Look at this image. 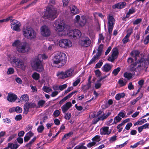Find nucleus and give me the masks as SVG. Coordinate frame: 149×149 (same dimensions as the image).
I'll return each instance as SVG.
<instances>
[{"instance_id": "obj_1", "label": "nucleus", "mask_w": 149, "mask_h": 149, "mask_svg": "<svg viewBox=\"0 0 149 149\" xmlns=\"http://www.w3.org/2000/svg\"><path fill=\"white\" fill-rule=\"evenodd\" d=\"M67 57L66 55L63 52L57 53L52 59L53 65L57 68L61 67L66 63Z\"/></svg>"}, {"instance_id": "obj_2", "label": "nucleus", "mask_w": 149, "mask_h": 149, "mask_svg": "<svg viewBox=\"0 0 149 149\" xmlns=\"http://www.w3.org/2000/svg\"><path fill=\"white\" fill-rule=\"evenodd\" d=\"M48 56L45 54H39L36 57L34 60L31 63L32 67L38 72H41L44 70L42 61L43 59H46Z\"/></svg>"}, {"instance_id": "obj_3", "label": "nucleus", "mask_w": 149, "mask_h": 149, "mask_svg": "<svg viewBox=\"0 0 149 149\" xmlns=\"http://www.w3.org/2000/svg\"><path fill=\"white\" fill-rule=\"evenodd\" d=\"M12 45L13 47H16L17 50L20 53H26L30 50L29 45L27 43L21 42L18 40L15 41Z\"/></svg>"}, {"instance_id": "obj_4", "label": "nucleus", "mask_w": 149, "mask_h": 149, "mask_svg": "<svg viewBox=\"0 0 149 149\" xmlns=\"http://www.w3.org/2000/svg\"><path fill=\"white\" fill-rule=\"evenodd\" d=\"M67 25L64 24L59 19L55 20L53 24L54 30L60 36H65V30Z\"/></svg>"}, {"instance_id": "obj_5", "label": "nucleus", "mask_w": 149, "mask_h": 149, "mask_svg": "<svg viewBox=\"0 0 149 149\" xmlns=\"http://www.w3.org/2000/svg\"><path fill=\"white\" fill-rule=\"evenodd\" d=\"M42 15L44 18L53 20L57 17L56 9L53 7H48Z\"/></svg>"}, {"instance_id": "obj_6", "label": "nucleus", "mask_w": 149, "mask_h": 149, "mask_svg": "<svg viewBox=\"0 0 149 149\" xmlns=\"http://www.w3.org/2000/svg\"><path fill=\"white\" fill-rule=\"evenodd\" d=\"M137 63L138 64L134 65L136 67V68H135L134 70L136 72H139L143 70H146L148 68L147 65L149 63L148 60L143 58H141L140 60H139Z\"/></svg>"}, {"instance_id": "obj_7", "label": "nucleus", "mask_w": 149, "mask_h": 149, "mask_svg": "<svg viewBox=\"0 0 149 149\" xmlns=\"http://www.w3.org/2000/svg\"><path fill=\"white\" fill-rule=\"evenodd\" d=\"M22 33L25 38L30 40L34 38L36 36V33L35 31L29 27L24 28L22 30Z\"/></svg>"}, {"instance_id": "obj_8", "label": "nucleus", "mask_w": 149, "mask_h": 149, "mask_svg": "<svg viewBox=\"0 0 149 149\" xmlns=\"http://www.w3.org/2000/svg\"><path fill=\"white\" fill-rule=\"evenodd\" d=\"M12 60L15 65V67L22 70H24L26 67L24 62L21 59L13 56Z\"/></svg>"}, {"instance_id": "obj_9", "label": "nucleus", "mask_w": 149, "mask_h": 149, "mask_svg": "<svg viewBox=\"0 0 149 149\" xmlns=\"http://www.w3.org/2000/svg\"><path fill=\"white\" fill-rule=\"evenodd\" d=\"M107 18L108 19V31L110 36L111 34L115 22V19L113 17L109 15Z\"/></svg>"}, {"instance_id": "obj_10", "label": "nucleus", "mask_w": 149, "mask_h": 149, "mask_svg": "<svg viewBox=\"0 0 149 149\" xmlns=\"http://www.w3.org/2000/svg\"><path fill=\"white\" fill-rule=\"evenodd\" d=\"M103 48V45L101 44L99 46L97 49V52L96 55H95L89 63V64L90 65L94 63L95 61L97 60L100 56H101Z\"/></svg>"}, {"instance_id": "obj_11", "label": "nucleus", "mask_w": 149, "mask_h": 149, "mask_svg": "<svg viewBox=\"0 0 149 149\" xmlns=\"http://www.w3.org/2000/svg\"><path fill=\"white\" fill-rule=\"evenodd\" d=\"M91 43V40L87 37L81 38L79 42V44L83 47H86L90 46Z\"/></svg>"}, {"instance_id": "obj_12", "label": "nucleus", "mask_w": 149, "mask_h": 149, "mask_svg": "<svg viewBox=\"0 0 149 149\" xmlns=\"http://www.w3.org/2000/svg\"><path fill=\"white\" fill-rule=\"evenodd\" d=\"M40 30L41 34L43 37H47L50 35L51 31L48 26L45 25H43L40 28Z\"/></svg>"}, {"instance_id": "obj_13", "label": "nucleus", "mask_w": 149, "mask_h": 149, "mask_svg": "<svg viewBox=\"0 0 149 149\" xmlns=\"http://www.w3.org/2000/svg\"><path fill=\"white\" fill-rule=\"evenodd\" d=\"M59 45L62 48H67L72 46V43L71 41L69 39H63L59 41Z\"/></svg>"}, {"instance_id": "obj_14", "label": "nucleus", "mask_w": 149, "mask_h": 149, "mask_svg": "<svg viewBox=\"0 0 149 149\" xmlns=\"http://www.w3.org/2000/svg\"><path fill=\"white\" fill-rule=\"evenodd\" d=\"M11 28L14 30L19 31L20 30V27L21 23L15 19L13 20L11 22Z\"/></svg>"}, {"instance_id": "obj_15", "label": "nucleus", "mask_w": 149, "mask_h": 149, "mask_svg": "<svg viewBox=\"0 0 149 149\" xmlns=\"http://www.w3.org/2000/svg\"><path fill=\"white\" fill-rule=\"evenodd\" d=\"M111 55L108 58L107 60L109 61L113 62L117 57L118 51L117 49H113Z\"/></svg>"}, {"instance_id": "obj_16", "label": "nucleus", "mask_w": 149, "mask_h": 149, "mask_svg": "<svg viewBox=\"0 0 149 149\" xmlns=\"http://www.w3.org/2000/svg\"><path fill=\"white\" fill-rule=\"evenodd\" d=\"M100 132L102 135H108L111 133V131L109 129V127H104L100 129Z\"/></svg>"}, {"instance_id": "obj_17", "label": "nucleus", "mask_w": 149, "mask_h": 149, "mask_svg": "<svg viewBox=\"0 0 149 149\" xmlns=\"http://www.w3.org/2000/svg\"><path fill=\"white\" fill-rule=\"evenodd\" d=\"M17 98V95L13 93H9L7 97V100L11 102H14L16 100Z\"/></svg>"}, {"instance_id": "obj_18", "label": "nucleus", "mask_w": 149, "mask_h": 149, "mask_svg": "<svg viewBox=\"0 0 149 149\" xmlns=\"http://www.w3.org/2000/svg\"><path fill=\"white\" fill-rule=\"evenodd\" d=\"M72 106V104L70 102H68L63 105L61 107L63 112V113H65Z\"/></svg>"}, {"instance_id": "obj_19", "label": "nucleus", "mask_w": 149, "mask_h": 149, "mask_svg": "<svg viewBox=\"0 0 149 149\" xmlns=\"http://www.w3.org/2000/svg\"><path fill=\"white\" fill-rule=\"evenodd\" d=\"M65 30V36L68 35L69 36H72L74 34L75 29H73L71 28L69 26L67 25Z\"/></svg>"}, {"instance_id": "obj_20", "label": "nucleus", "mask_w": 149, "mask_h": 149, "mask_svg": "<svg viewBox=\"0 0 149 149\" xmlns=\"http://www.w3.org/2000/svg\"><path fill=\"white\" fill-rule=\"evenodd\" d=\"M139 54V52L136 50L133 51L131 53V56L134 58V59L136 62H137L139 60H140L141 58Z\"/></svg>"}, {"instance_id": "obj_21", "label": "nucleus", "mask_w": 149, "mask_h": 149, "mask_svg": "<svg viewBox=\"0 0 149 149\" xmlns=\"http://www.w3.org/2000/svg\"><path fill=\"white\" fill-rule=\"evenodd\" d=\"M112 67V64L106 63L102 67V69L104 71L108 72L111 70Z\"/></svg>"}, {"instance_id": "obj_22", "label": "nucleus", "mask_w": 149, "mask_h": 149, "mask_svg": "<svg viewBox=\"0 0 149 149\" xmlns=\"http://www.w3.org/2000/svg\"><path fill=\"white\" fill-rule=\"evenodd\" d=\"M56 75L59 79H64L67 78L65 72L64 71H58Z\"/></svg>"}, {"instance_id": "obj_23", "label": "nucleus", "mask_w": 149, "mask_h": 149, "mask_svg": "<svg viewBox=\"0 0 149 149\" xmlns=\"http://www.w3.org/2000/svg\"><path fill=\"white\" fill-rule=\"evenodd\" d=\"M126 5V3L124 2H120L113 6V8H117L120 9L124 8Z\"/></svg>"}, {"instance_id": "obj_24", "label": "nucleus", "mask_w": 149, "mask_h": 149, "mask_svg": "<svg viewBox=\"0 0 149 149\" xmlns=\"http://www.w3.org/2000/svg\"><path fill=\"white\" fill-rule=\"evenodd\" d=\"M87 22V21L86 16H82L81 17V19L79 22V24L80 26H83L86 25Z\"/></svg>"}, {"instance_id": "obj_25", "label": "nucleus", "mask_w": 149, "mask_h": 149, "mask_svg": "<svg viewBox=\"0 0 149 149\" xmlns=\"http://www.w3.org/2000/svg\"><path fill=\"white\" fill-rule=\"evenodd\" d=\"M70 10L71 14L73 15L77 14L79 12V10L74 6L70 7Z\"/></svg>"}, {"instance_id": "obj_26", "label": "nucleus", "mask_w": 149, "mask_h": 149, "mask_svg": "<svg viewBox=\"0 0 149 149\" xmlns=\"http://www.w3.org/2000/svg\"><path fill=\"white\" fill-rule=\"evenodd\" d=\"M74 71V70L72 68H70L65 70V72L66 78L72 76Z\"/></svg>"}, {"instance_id": "obj_27", "label": "nucleus", "mask_w": 149, "mask_h": 149, "mask_svg": "<svg viewBox=\"0 0 149 149\" xmlns=\"http://www.w3.org/2000/svg\"><path fill=\"white\" fill-rule=\"evenodd\" d=\"M19 146V145H18L17 143H10L8 144V148H10L11 149H17Z\"/></svg>"}, {"instance_id": "obj_28", "label": "nucleus", "mask_w": 149, "mask_h": 149, "mask_svg": "<svg viewBox=\"0 0 149 149\" xmlns=\"http://www.w3.org/2000/svg\"><path fill=\"white\" fill-rule=\"evenodd\" d=\"M81 33L80 31L78 29H75L73 37H76V38H79L81 35Z\"/></svg>"}, {"instance_id": "obj_29", "label": "nucleus", "mask_w": 149, "mask_h": 149, "mask_svg": "<svg viewBox=\"0 0 149 149\" xmlns=\"http://www.w3.org/2000/svg\"><path fill=\"white\" fill-rule=\"evenodd\" d=\"M127 81L125 79H120L118 81V84L121 86H125L127 84Z\"/></svg>"}, {"instance_id": "obj_30", "label": "nucleus", "mask_w": 149, "mask_h": 149, "mask_svg": "<svg viewBox=\"0 0 149 149\" xmlns=\"http://www.w3.org/2000/svg\"><path fill=\"white\" fill-rule=\"evenodd\" d=\"M125 95V94L123 93H118L115 96V99L116 100H118L121 98H123Z\"/></svg>"}, {"instance_id": "obj_31", "label": "nucleus", "mask_w": 149, "mask_h": 149, "mask_svg": "<svg viewBox=\"0 0 149 149\" xmlns=\"http://www.w3.org/2000/svg\"><path fill=\"white\" fill-rule=\"evenodd\" d=\"M133 75L131 73L126 72L124 73V76L128 80H130L132 78Z\"/></svg>"}, {"instance_id": "obj_32", "label": "nucleus", "mask_w": 149, "mask_h": 149, "mask_svg": "<svg viewBox=\"0 0 149 149\" xmlns=\"http://www.w3.org/2000/svg\"><path fill=\"white\" fill-rule=\"evenodd\" d=\"M32 77L35 80H38L40 78V75L39 74L36 72H34L32 74Z\"/></svg>"}, {"instance_id": "obj_33", "label": "nucleus", "mask_w": 149, "mask_h": 149, "mask_svg": "<svg viewBox=\"0 0 149 149\" xmlns=\"http://www.w3.org/2000/svg\"><path fill=\"white\" fill-rule=\"evenodd\" d=\"M21 100L27 101L29 100V97L27 94H24L22 95L20 98Z\"/></svg>"}, {"instance_id": "obj_34", "label": "nucleus", "mask_w": 149, "mask_h": 149, "mask_svg": "<svg viewBox=\"0 0 149 149\" xmlns=\"http://www.w3.org/2000/svg\"><path fill=\"white\" fill-rule=\"evenodd\" d=\"M31 103H26L24 106V110L25 112L27 113L29 111V109L30 107Z\"/></svg>"}, {"instance_id": "obj_35", "label": "nucleus", "mask_w": 149, "mask_h": 149, "mask_svg": "<svg viewBox=\"0 0 149 149\" xmlns=\"http://www.w3.org/2000/svg\"><path fill=\"white\" fill-rule=\"evenodd\" d=\"M91 79V77H89L88 79V84L86 85H85L82 88V89H84V90H87L89 89L91 87L90 79Z\"/></svg>"}, {"instance_id": "obj_36", "label": "nucleus", "mask_w": 149, "mask_h": 149, "mask_svg": "<svg viewBox=\"0 0 149 149\" xmlns=\"http://www.w3.org/2000/svg\"><path fill=\"white\" fill-rule=\"evenodd\" d=\"M73 134V133L72 132H69L66 134H65L63 138H62V141H64L66 139H69L70 137L71 136V135H72Z\"/></svg>"}, {"instance_id": "obj_37", "label": "nucleus", "mask_w": 149, "mask_h": 149, "mask_svg": "<svg viewBox=\"0 0 149 149\" xmlns=\"http://www.w3.org/2000/svg\"><path fill=\"white\" fill-rule=\"evenodd\" d=\"M84 144L81 143L76 146L74 149H86L87 148L86 147L84 146Z\"/></svg>"}, {"instance_id": "obj_38", "label": "nucleus", "mask_w": 149, "mask_h": 149, "mask_svg": "<svg viewBox=\"0 0 149 149\" xmlns=\"http://www.w3.org/2000/svg\"><path fill=\"white\" fill-rule=\"evenodd\" d=\"M135 12V10L133 8H131L130 9L128 13L126 14V17L127 18L128 17L130 16V15Z\"/></svg>"}, {"instance_id": "obj_39", "label": "nucleus", "mask_w": 149, "mask_h": 149, "mask_svg": "<svg viewBox=\"0 0 149 149\" xmlns=\"http://www.w3.org/2000/svg\"><path fill=\"white\" fill-rule=\"evenodd\" d=\"M100 136L99 135H96L92 139V140L93 141H95L96 143L97 142H98L100 141Z\"/></svg>"}, {"instance_id": "obj_40", "label": "nucleus", "mask_w": 149, "mask_h": 149, "mask_svg": "<svg viewBox=\"0 0 149 149\" xmlns=\"http://www.w3.org/2000/svg\"><path fill=\"white\" fill-rule=\"evenodd\" d=\"M42 89L45 92L47 93L52 91L51 88L46 86H44L42 88Z\"/></svg>"}, {"instance_id": "obj_41", "label": "nucleus", "mask_w": 149, "mask_h": 149, "mask_svg": "<svg viewBox=\"0 0 149 149\" xmlns=\"http://www.w3.org/2000/svg\"><path fill=\"white\" fill-rule=\"evenodd\" d=\"M120 67H118L113 70L112 72V74H113L114 75L116 76L120 71Z\"/></svg>"}, {"instance_id": "obj_42", "label": "nucleus", "mask_w": 149, "mask_h": 149, "mask_svg": "<svg viewBox=\"0 0 149 149\" xmlns=\"http://www.w3.org/2000/svg\"><path fill=\"white\" fill-rule=\"evenodd\" d=\"M121 118L118 116H116L114 118L113 123L116 124L121 120Z\"/></svg>"}, {"instance_id": "obj_43", "label": "nucleus", "mask_w": 149, "mask_h": 149, "mask_svg": "<svg viewBox=\"0 0 149 149\" xmlns=\"http://www.w3.org/2000/svg\"><path fill=\"white\" fill-rule=\"evenodd\" d=\"M64 113V118L66 119L69 120L71 116V113H66V112Z\"/></svg>"}, {"instance_id": "obj_44", "label": "nucleus", "mask_w": 149, "mask_h": 149, "mask_svg": "<svg viewBox=\"0 0 149 149\" xmlns=\"http://www.w3.org/2000/svg\"><path fill=\"white\" fill-rule=\"evenodd\" d=\"M77 91H73L69 94L67 96L65 97V98L66 100H67L68 99L70 98L75 93H77Z\"/></svg>"}, {"instance_id": "obj_45", "label": "nucleus", "mask_w": 149, "mask_h": 149, "mask_svg": "<svg viewBox=\"0 0 149 149\" xmlns=\"http://www.w3.org/2000/svg\"><path fill=\"white\" fill-rule=\"evenodd\" d=\"M128 141H125L124 143L122 144L117 145L116 146V148H121L126 145Z\"/></svg>"}, {"instance_id": "obj_46", "label": "nucleus", "mask_w": 149, "mask_h": 149, "mask_svg": "<svg viewBox=\"0 0 149 149\" xmlns=\"http://www.w3.org/2000/svg\"><path fill=\"white\" fill-rule=\"evenodd\" d=\"M45 103V101L44 100H40L38 102V105L39 107H42Z\"/></svg>"}, {"instance_id": "obj_47", "label": "nucleus", "mask_w": 149, "mask_h": 149, "mask_svg": "<svg viewBox=\"0 0 149 149\" xmlns=\"http://www.w3.org/2000/svg\"><path fill=\"white\" fill-rule=\"evenodd\" d=\"M12 18V16H10L6 19L0 20V23H3L4 22H7L9 20H11V19Z\"/></svg>"}, {"instance_id": "obj_48", "label": "nucleus", "mask_w": 149, "mask_h": 149, "mask_svg": "<svg viewBox=\"0 0 149 149\" xmlns=\"http://www.w3.org/2000/svg\"><path fill=\"white\" fill-rule=\"evenodd\" d=\"M96 144V142L95 141H93L90 142L87 144V146L89 148L95 146Z\"/></svg>"}, {"instance_id": "obj_49", "label": "nucleus", "mask_w": 149, "mask_h": 149, "mask_svg": "<svg viewBox=\"0 0 149 149\" xmlns=\"http://www.w3.org/2000/svg\"><path fill=\"white\" fill-rule=\"evenodd\" d=\"M22 108L19 107H15V111L18 113H20L22 111Z\"/></svg>"}, {"instance_id": "obj_50", "label": "nucleus", "mask_w": 149, "mask_h": 149, "mask_svg": "<svg viewBox=\"0 0 149 149\" xmlns=\"http://www.w3.org/2000/svg\"><path fill=\"white\" fill-rule=\"evenodd\" d=\"M103 63L102 61H100L99 62L97 63L96 65L95 68H100L101 66L102 65Z\"/></svg>"}, {"instance_id": "obj_51", "label": "nucleus", "mask_w": 149, "mask_h": 149, "mask_svg": "<svg viewBox=\"0 0 149 149\" xmlns=\"http://www.w3.org/2000/svg\"><path fill=\"white\" fill-rule=\"evenodd\" d=\"M44 127L43 125H40L38 128L37 130L38 131L39 133H41L44 130Z\"/></svg>"}, {"instance_id": "obj_52", "label": "nucleus", "mask_w": 149, "mask_h": 149, "mask_svg": "<svg viewBox=\"0 0 149 149\" xmlns=\"http://www.w3.org/2000/svg\"><path fill=\"white\" fill-rule=\"evenodd\" d=\"M129 37L127 36H125V37L122 40V41L123 42V43H126L129 40Z\"/></svg>"}, {"instance_id": "obj_53", "label": "nucleus", "mask_w": 149, "mask_h": 149, "mask_svg": "<svg viewBox=\"0 0 149 149\" xmlns=\"http://www.w3.org/2000/svg\"><path fill=\"white\" fill-rule=\"evenodd\" d=\"M14 72V69L12 68H9L7 72V73L8 74H13Z\"/></svg>"}, {"instance_id": "obj_54", "label": "nucleus", "mask_w": 149, "mask_h": 149, "mask_svg": "<svg viewBox=\"0 0 149 149\" xmlns=\"http://www.w3.org/2000/svg\"><path fill=\"white\" fill-rule=\"evenodd\" d=\"M67 87V85L66 84H65L59 86V89L61 91H62L65 89Z\"/></svg>"}, {"instance_id": "obj_55", "label": "nucleus", "mask_w": 149, "mask_h": 149, "mask_svg": "<svg viewBox=\"0 0 149 149\" xmlns=\"http://www.w3.org/2000/svg\"><path fill=\"white\" fill-rule=\"evenodd\" d=\"M133 29L132 28L129 29L127 31V33L126 36L130 37L133 32Z\"/></svg>"}, {"instance_id": "obj_56", "label": "nucleus", "mask_w": 149, "mask_h": 149, "mask_svg": "<svg viewBox=\"0 0 149 149\" xmlns=\"http://www.w3.org/2000/svg\"><path fill=\"white\" fill-rule=\"evenodd\" d=\"M100 120H103L104 119H106L107 118V117H106L105 115L104 114H103L102 115H101L99 117Z\"/></svg>"}, {"instance_id": "obj_57", "label": "nucleus", "mask_w": 149, "mask_h": 149, "mask_svg": "<svg viewBox=\"0 0 149 149\" xmlns=\"http://www.w3.org/2000/svg\"><path fill=\"white\" fill-rule=\"evenodd\" d=\"M60 113V112L59 110H57L54 112L53 115L55 116V117H57L59 116Z\"/></svg>"}, {"instance_id": "obj_58", "label": "nucleus", "mask_w": 149, "mask_h": 149, "mask_svg": "<svg viewBox=\"0 0 149 149\" xmlns=\"http://www.w3.org/2000/svg\"><path fill=\"white\" fill-rule=\"evenodd\" d=\"M70 0H62L63 5L64 6H66L68 5Z\"/></svg>"}, {"instance_id": "obj_59", "label": "nucleus", "mask_w": 149, "mask_h": 149, "mask_svg": "<svg viewBox=\"0 0 149 149\" xmlns=\"http://www.w3.org/2000/svg\"><path fill=\"white\" fill-rule=\"evenodd\" d=\"M80 80L79 79H77L73 83V85L74 86H77L78 84L80 82Z\"/></svg>"}, {"instance_id": "obj_60", "label": "nucleus", "mask_w": 149, "mask_h": 149, "mask_svg": "<svg viewBox=\"0 0 149 149\" xmlns=\"http://www.w3.org/2000/svg\"><path fill=\"white\" fill-rule=\"evenodd\" d=\"M142 20V19L141 18H139L136 19L134 22V24H137L140 23Z\"/></svg>"}, {"instance_id": "obj_61", "label": "nucleus", "mask_w": 149, "mask_h": 149, "mask_svg": "<svg viewBox=\"0 0 149 149\" xmlns=\"http://www.w3.org/2000/svg\"><path fill=\"white\" fill-rule=\"evenodd\" d=\"M132 124L131 123H129L126 125L125 128L126 130H128L132 126Z\"/></svg>"}, {"instance_id": "obj_62", "label": "nucleus", "mask_w": 149, "mask_h": 149, "mask_svg": "<svg viewBox=\"0 0 149 149\" xmlns=\"http://www.w3.org/2000/svg\"><path fill=\"white\" fill-rule=\"evenodd\" d=\"M116 136L114 135L111 137L109 139V141L111 142H112L116 140Z\"/></svg>"}, {"instance_id": "obj_63", "label": "nucleus", "mask_w": 149, "mask_h": 149, "mask_svg": "<svg viewBox=\"0 0 149 149\" xmlns=\"http://www.w3.org/2000/svg\"><path fill=\"white\" fill-rule=\"evenodd\" d=\"M96 76L97 77H99L101 75V72L98 69L96 70L95 72Z\"/></svg>"}, {"instance_id": "obj_64", "label": "nucleus", "mask_w": 149, "mask_h": 149, "mask_svg": "<svg viewBox=\"0 0 149 149\" xmlns=\"http://www.w3.org/2000/svg\"><path fill=\"white\" fill-rule=\"evenodd\" d=\"M143 42L145 44H147L149 42V34L146 37Z\"/></svg>"}]
</instances>
